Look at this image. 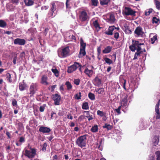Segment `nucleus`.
<instances>
[{
  "label": "nucleus",
  "mask_w": 160,
  "mask_h": 160,
  "mask_svg": "<svg viewBox=\"0 0 160 160\" xmlns=\"http://www.w3.org/2000/svg\"><path fill=\"white\" fill-rule=\"evenodd\" d=\"M128 96L126 94L124 95V96L123 98L121 101V106L122 107H125L127 105L128 100H127Z\"/></svg>",
  "instance_id": "obj_17"
},
{
  "label": "nucleus",
  "mask_w": 160,
  "mask_h": 160,
  "mask_svg": "<svg viewBox=\"0 0 160 160\" xmlns=\"http://www.w3.org/2000/svg\"><path fill=\"white\" fill-rule=\"evenodd\" d=\"M56 6L54 3L52 2L51 4V10L52 12V15L53 13L56 10Z\"/></svg>",
  "instance_id": "obj_25"
},
{
  "label": "nucleus",
  "mask_w": 160,
  "mask_h": 160,
  "mask_svg": "<svg viewBox=\"0 0 160 160\" xmlns=\"http://www.w3.org/2000/svg\"><path fill=\"white\" fill-rule=\"evenodd\" d=\"M80 80L79 79H75L74 81V83L76 85H78L79 84Z\"/></svg>",
  "instance_id": "obj_47"
},
{
  "label": "nucleus",
  "mask_w": 160,
  "mask_h": 160,
  "mask_svg": "<svg viewBox=\"0 0 160 160\" xmlns=\"http://www.w3.org/2000/svg\"><path fill=\"white\" fill-rule=\"evenodd\" d=\"M144 44L139 43V42L136 41H132V45L130 46L129 48L132 52L135 51L137 50V52L135 53L133 60H135L138 59V57L140 56L141 53L142 52L141 51V46L142 45H143Z\"/></svg>",
  "instance_id": "obj_1"
},
{
  "label": "nucleus",
  "mask_w": 160,
  "mask_h": 160,
  "mask_svg": "<svg viewBox=\"0 0 160 160\" xmlns=\"http://www.w3.org/2000/svg\"><path fill=\"white\" fill-rule=\"evenodd\" d=\"M69 38L71 41L75 40V37L74 35H70L69 36Z\"/></svg>",
  "instance_id": "obj_50"
},
{
  "label": "nucleus",
  "mask_w": 160,
  "mask_h": 160,
  "mask_svg": "<svg viewBox=\"0 0 160 160\" xmlns=\"http://www.w3.org/2000/svg\"><path fill=\"white\" fill-rule=\"evenodd\" d=\"M97 51L98 54H100L101 52V49L100 47H98L97 48Z\"/></svg>",
  "instance_id": "obj_60"
},
{
  "label": "nucleus",
  "mask_w": 160,
  "mask_h": 160,
  "mask_svg": "<svg viewBox=\"0 0 160 160\" xmlns=\"http://www.w3.org/2000/svg\"><path fill=\"white\" fill-rule=\"evenodd\" d=\"M152 21L153 23H157L158 21V19L155 17H154L152 19Z\"/></svg>",
  "instance_id": "obj_49"
},
{
  "label": "nucleus",
  "mask_w": 160,
  "mask_h": 160,
  "mask_svg": "<svg viewBox=\"0 0 160 160\" xmlns=\"http://www.w3.org/2000/svg\"><path fill=\"white\" fill-rule=\"evenodd\" d=\"M14 43L15 44L24 45L26 43V41L24 39L17 38L14 40Z\"/></svg>",
  "instance_id": "obj_11"
},
{
  "label": "nucleus",
  "mask_w": 160,
  "mask_h": 160,
  "mask_svg": "<svg viewBox=\"0 0 160 160\" xmlns=\"http://www.w3.org/2000/svg\"><path fill=\"white\" fill-rule=\"evenodd\" d=\"M157 40V36L156 35L154 36L152 38H151V43L153 44L156 40Z\"/></svg>",
  "instance_id": "obj_42"
},
{
  "label": "nucleus",
  "mask_w": 160,
  "mask_h": 160,
  "mask_svg": "<svg viewBox=\"0 0 160 160\" xmlns=\"http://www.w3.org/2000/svg\"><path fill=\"white\" fill-rule=\"evenodd\" d=\"M45 106L44 105L41 106L40 107L39 110L41 112H43L45 109Z\"/></svg>",
  "instance_id": "obj_48"
},
{
  "label": "nucleus",
  "mask_w": 160,
  "mask_h": 160,
  "mask_svg": "<svg viewBox=\"0 0 160 160\" xmlns=\"http://www.w3.org/2000/svg\"><path fill=\"white\" fill-rule=\"evenodd\" d=\"M112 49V47L108 46L105 48L102 51V52L105 54L109 53L111 52Z\"/></svg>",
  "instance_id": "obj_21"
},
{
  "label": "nucleus",
  "mask_w": 160,
  "mask_h": 160,
  "mask_svg": "<svg viewBox=\"0 0 160 160\" xmlns=\"http://www.w3.org/2000/svg\"><path fill=\"white\" fill-rule=\"evenodd\" d=\"M82 108L83 109L87 110L89 109L88 103V102L84 103L82 106Z\"/></svg>",
  "instance_id": "obj_35"
},
{
  "label": "nucleus",
  "mask_w": 160,
  "mask_h": 160,
  "mask_svg": "<svg viewBox=\"0 0 160 160\" xmlns=\"http://www.w3.org/2000/svg\"><path fill=\"white\" fill-rule=\"evenodd\" d=\"M48 78L46 76H43L42 78L41 83L44 85H48V83L47 82Z\"/></svg>",
  "instance_id": "obj_23"
},
{
  "label": "nucleus",
  "mask_w": 160,
  "mask_h": 160,
  "mask_svg": "<svg viewBox=\"0 0 160 160\" xmlns=\"http://www.w3.org/2000/svg\"><path fill=\"white\" fill-rule=\"evenodd\" d=\"M84 114H86V117L88 118V117L90 116L89 112L88 111H84Z\"/></svg>",
  "instance_id": "obj_54"
},
{
  "label": "nucleus",
  "mask_w": 160,
  "mask_h": 160,
  "mask_svg": "<svg viewBox=\"0 0 160 160\" xmlns=\"http://www.w3.org/2000/svg\"><path fill=\"white\" fill-rule=\"evenodd\" d=\"M104 143V139L102 138L99 142V145L98 146V148L100 150H102V146Z\"/></svg>",
  "instance_id": "obj_27"
},
{
  "label": "nucleus",
  "mask_w": 160,
  "mask_h": 160,
  "mask_svg": "<svg viewBox=\"0 0 160 160\" xmlns=\"http://www.w3.org/2000/svg\"><path fill=\"white\" fill-rule=\"evenodd\" d=\"M88 97L89 98L92 100H94L95 99V97L94 94L92 93L91 92H89L88 93Z\"/></svg>",
  "instance_id": "obj_36"
},
{
  "label": "nucleus",
  "mask_w": 160,
  "mask_h": 160,
  "mask_svg": "<svg viewBox=\"0 0 160 160\" xmlns=\"http://www.w3.org/2000/svg\"><path fill=\"white\" fill-rule=\"evenodd\" d=\"M110 0H100V3L102 5H105L108 4Z\"/></svg>",
  "instance_id": "obj_30"
},
{
  "label": "nucleus",
  "mask_w": 160,
  "mask_h": 160,
  "mask_svg": "<svg viewBox=\"0 0 160 160\" xmlns=\"http://www.w3.org/2000/svg\"><path fill=\"white\" fill-rule=\"evenodd\" d=\"M91 130L93 132H96L98 130V127L97 125H95L92 127L91 129Z\"/></svg>",
  "instance_id": "obj_37"
},
{
  "label": "nucleus",
  "mask_w": 160,
  "mask_h": 160,
  "mask_svg": "<svg viewBox=\"0 0 160 160\" xmlns=\"http://www.w3.org/2000/svg\"><path fill=\"white\" fill-rule=\"evenodd\" d=\"M65 85H66L67 89L68 90H70L72 88V86L71 83L68 81L66 82L65 83Z\"/></svg>",
  "instance_id": "obj_32"
},
{
  "label": "nucleus",
  "mask_w": 160,
  "mask_h": 160,
  "mask_svg": "<svg viewBox=\"0 0 160 160\" xmlns=\"http://www.w3.org/2000/svg\"><path fill=\"white\" fill-rule=\"evenodd\" d=\"M107 22L110 23H114L115 20V16L113 14L110 13L107 15Z\"/></svg>",
  "instance_id": "obj_12"
},
{
  "label": "nucleus",
  "mask_w": 160,
  "mask_h": 160,
  "mask_svg": "<svg viewBox=\"0 0 160 160\" xmlns=\"http://www.w3.org/2000/svg\"><path fill=\"white\" fill-rule=\"evenodd\" d=\"M124 82H123V88L125 89V90H126V88H125V84H126V80H124Z\"/></svg>",
  "instance_id": "obj_61"
},
{
  "label": "nucleus",
  "mask_w": 160,
  "mask_h": 160,
  "mask_svg": "<svg viewBox=\"0 0 160 160\" xmlns=\"http://www.w3.org/2000/svg\"><path fill=\"white\" fill-rule=\"evenodd\" d=\"M91 1L92 5L94 6H96L97 5L98 1L97 0H92Z\"/></svg>",
  "instance_id": "obj_45"
},
{
  "label": "nucleus",
  "mask_w": 160,
  "mask_h": 160,
  "mask_svg": "<svg viewBox=\"0 0 160 160\" xmlns=\"http://www.w3.org/2000/svg\"><path fill=\"white\" fill-rule=\"evenodd\" d=\"M61 97L60 95L58 94H55L53 97V99L55 102V104L58 105L59 104Z\"/></svg>",
  "instance_id": "obj_15"
},
{
  "label": "nucleus",
  "mask_w": 160,
  "mask_h": 160,
  "mask_svg": "<svg viewBox=\"0 0 160 160\" xmlns=\"http://www.w3.org/2000/svg\"><path fill=\"white\" fill-rule=\"evenodd\" d=\"M153 10L152 8H149L147 9L145 12V15L148 16L149 15L150 13L152 12Z\"/></svg>",
  "instance_id": "obj_31"
},
{
  "label": "nucleus",
  "mask_w": 160,
  "mask_h": 160,
  "mask_svg": "<svg viewBox=\"0 0 160 160\" xmlns=\"http://www.w3.org/2000/svg\"><path fill=\"white\" fill-rule=\"evenodd\" d=\"M36 152L34 149H31L30 150H25V155L29 158H32L36 155Z\"/></svg>",
  "instance_id": "obj_8"
},
{
  "label": "nucleus",
  "mask_w": 160,
  "mask_h": 160,
  "mask_svg": "<svg viewBox=\"0 0 160 160\" xmlns=\"http://www.w3.org/2000/svg\"><path fill=\"white\" fill-rule=\"evenodd\" d=\"M26 87V85L23 82H20L19 83V88L21 91L24 90Z\"/></svg>",
  "instance_id": "obj_22"
},
{
  "label": "nucleus",
  "mask_w": 160,
  "mask_h": 160,
  "mask_svg": "<svg viewBox=\"0 0 160 160\" xmlns=\"http://www.w3.org/2000/svg\"><path fill=\"white\" fill-rule=\"evenodd\" d=\"M136 12L128 7H125L123 10L122 13L127 16H135Z\"/></svg>",
  "instance_id": "obj_5"
},
{
  "label": "nucleus",
  "mask_w": 160,
  "mask_h": 160,
  "mask_svg": "<svg viewBox=\"0 0 160 160\" xmlns=\"http://www.w3.org/2000/svg\"><path fill=\"white\" fill-rule=\"evenodd\" d=\"M159 141V137L158 136H155L152 139V143L153 145L156 146L158 143Z\"/></svg>",
  "instance_id": "obj_19"
},
{
  "label": "nucleus",
  "mask_w": 160,
  "mask_h": 160,
  "mask_svg": "<svg viewBox=\"0 0 160 160\" xmlns=\"http://www.w3.org/2000/svg\"><path fill=\"white\" fill-rule=\"evenodd\" d=\"M114 29V26L109 27L107 30L106 31L105 33L108 35H112V32Z\"/></svg>",
  "instance_id": "obj_18"
},
{
  "label": "nucleus",
  "mask_w": 160,
  "mask_h": 160,
  "mask_svg": "<svg viewBox=\"0 0 160 160\" xmlns=\"http://www.w3.org/2000/svg\"><path fill=\"white\" fill-rule=\"evenodd\" d=\"M80 43L81 46L78 56L79 58H81L86 55L85 48L86 44L84 42L82 38L81 39Z\"/></svg>",
  "instance_id": "obj_4"
},
{
  "label": "nucleus",
  "mask_w": 160,
  "mask_h": 160,
  "mask_svg": "<svg viewBox=\"0 0 160 160\" xmlns=\"http://www.w3.org/2000/svg\"><path fill=\"white\" fill-rule=\"evenodd\" d=\"M119 37V34L118 32H116L114 34V37L116 39L118 38Z\"/></svg>",
  "instance_id": "obj_53"
},
{
  "label": "nucleus",
  "mask_w": 160,
  "mask_h": 160,
  "mask_svg": "<svg viewBox=\"0 0 160 160\" xmlns=\"http://www.w3.org/2000/svg\"><path fill=\"white\" fill-rule=\"evenodd\" d=\"M104 60L106 63L109 64H110L113 63V61L108 58H104Z\"/></svg>",
  "instance_id": "obj_33"
},
{
  "label": "nucleus",
  "mask_w": 160,
  "mask_h": 160,
  "mask_svg": "<svg viewBox=\"0 0 160 160\" xmlns=\"http://www.w3.org/2000/svg\"><path fill=\"white\" fill-rule=\"evenodd\" d=\"M56 113L52 112L51 113V119H53V117H55L56 116Z\"/></svg>",
  "instance_id": "obj_51"
},
{
  "label": "nucleus",
  "mask_w": 160,
  "mask_h": 160,
  "mask_svg": "<svg viewBox=\"0 0 160 160\" xmlns=\"http://www.w3.org/2000/svg\"><path fill=\"white\" fill-rule=\"evenodd\" d=\"M134 33L137 36L139 37H143L144 34L142 28L140 26L136 28L134 31Z\"/></svg>",
  "instance_id": "obj_10"
},
{
  "label": "nucleus",
  "mask_w": 160,
  "mask_h": 160,
  "mask_svg": "<svg viewBox=\"0 0 160 160\" xmlns=\"http://www.w3.org/2000/svg\"><path fill=\"white\" fill-rule=\"evenodd\" d=\"M70 48L69 47L67 46L58 50V56L61 58H65L70 55L72 52Z\"/></svg>",
  "instance_id": "obj_2"
},
{
  "label": "nucleus",
  "mask_w": 160,
  "mask_h": 160,
  "mask_svg": "<svg viewBox=\"0 0 160 160\" xmlns=\"http://www.w3.org/2000/svg\"><path fill=\"white\" fill-rule=\"evenodd\" d=\"M24 2L26 6H29L33 5L34 3V0H24Z\"/></svg>",
  "instance_id": "obj_24"
},
{
  "label": "nucleus",
  "mask_w": 160,
  "mask_h": 160,
  "mask_svg": "<svg viewBox=\"0 0 160 160\" xmlns=\"http://www.w3.org/2000/svg\"><path fill=\"white\" fill-rule=\"evenodd\" d=\"M47 144L46 143H44V144H43V147L42 148V151H44L45 150H46V147H47Z\"/></svg>",
  "instance_id": "obj_52"
},
{
  "label": "nucleus",
  "mask_w": 160,
  "mask_h": 160,
  "mask_svg": "<svg viewBox=\"0 0 160 160\" xmlns=\"http://www.w3.org/2000/svg\"><path fill=\"white\" fill-rule=\"evenodd\" d=\"M97 114L101 117H102L104 115V112L100 110H98L97 111Z\"/></svg>",
  "instance_id": "obj_46"
},
{
  "label": "nucleus",
  "mask_w": 160,
  "mask_h": 160,
  "mask_svg": "<svg viewBox=\"0 0 160 160\" xmlns=\"http://www.w3.org/2000/svg\"><path fill=\"white\" fill-rule=\"evenodd\" d=\"M101 80L98 76L96 77L93 80L92 82L93 84L96 86L99 87L101 84Z\"/></svg>",
  "instance_id": "obj_14"
},
{
  "label": "nucleus",
  "mask_w": 160,
  "mask_h": 160,
  "mask_svg": "<svg viewBox=\"0 0 160 160\" xmlns=\"http://www.w3.org/2000/svg\"><path fill=\"white\" fill-rule=\"evenodd\" d=\"M79 67H80V71L81 72H82L81 71V65L79 63L75 62L73 65L68 67L67 72L69 73H72L73 72L75 71L76 69Z\"/></svg>",
  "instance_id": "obj_6"
},
{
  "label": "nucleus",
  "mask_w": 160,
  "mask_h": 160,
  "mask_svg": "<svg viewBox=\"0 0 160 160\" xmlns=\"http://www.w3.org/2000/svg\"><path fill=\"white\" fill-rule=\"evenodd\" d=\"M89 19V16L85 11H82L80 16V19L82 21H88Z\"/></svg>",
  "instance_id": "obj_9"
},
{
  "label": "nucleus",
  "mask_w": 160,
  "mask_h": 160,
  "mask_svg": "<svg viewBox=\"0 0 160 160\" xmlns=\"http://www.w3.org/2000/svg\"><path fill=\"white\" fill-rule=\"evenodd\" d=\"M39 131L43 133H48L51 131V129L49 128L41 126L39 129Z\"/></svg>",
  "instance_id": "obj_16"
},
{
  "label": "nucleus",
  "mask_w": 160,
  "mask_h": 160,
  "mask_svg": "<svg viewBox=\"0 0 160 160\" xmlns=\"http://www.w3.org/2000/svg\"><path fill=\"white\" fill-rule=\"evenodd\" d=\"M19 141L20 142H24V138H23L22 137H21L20 138V140H19Z\"/></svg>",
  "instance_id": "obj_62"
},
{
  "label": "nucleus",
  "mask_w": 160,
  "mask_h": 160,
  "mask_svg": "<svg viewBox=\"0 0 160 160\" xmlns=\"http://www.w3.org/2000/svg\"><path fill=\"white\" fill-rule=\"evenodd\" d=\"M81 93L79 92L78 93H77L75 95V99L78 100L81 99Z\"/></svg>",
  "instance_id": "obj_41"
},
{
  "label": "nucleus",
  "mask_w": 160,
  "mask_h": 160,
  "mask_svg": "<svg viewBox=\"0 0 160 160\" xmlns=\"http://www.w3.org/2000/svg\"><path fill=\"white\" fill-rule=\"evenodd\" d=\"M12 2L17 4L18 3V0H11Z\"/></svg>",
  "instance_id": "obj_63"
},
{
  "label": "nucleus",
  "mask_w": 160,
  "mask_h": 160,
  "mask_svg": "<svg viewBox=\"0 0 160 160\" xmlns=\"http://www.w3.org/2000/svg\"><path fill=\"white\" fill-rule=\"evenodd\" d=\"M17 59V57H15L13 59V62L14 64H15L16 63V61Z\"/></svg>",
  "instance_id": "obj_57"
},
{
  "label": "nucleus",
  "mask_w": 160,
  "mask_h": 160,
  "mask_svg": "<svg viewBox=\"0 0 160 160\" xmlns=\"http://www.w3.org/2000/svg\"><path fill=\"white\" fill-rule=\"evenodd\" d=\"M25 56V52H21L20 55V58H22L23 57Z\"/></svg>",
  "instance_id": "obj_56"
},
{
  "label": "nucleus",
  "mask_w": 160,
  "mask_h": 160,
  "mask_svg": "<svg viewBox=\"0 0 160 160\" xmlns=\"http://www.w3.org/2000/svg\"><path fill=\"white\" fill-rule=\"evenodd\" d=\"M154 2L158 10L160 9V1L155 0Z\"/></svg>",
  "instance_id": "obj_29"
},
{
  "label": "nucleus",
  "mask_w": 160,
  "mask_h": 160,
  "mask_svg": "<svg viewBox=\"0 0 160 160\" xmlns=\"http://www.w3.org/2000/svg\"><path fill=\"white\" fill-rule=\"evenodd\" d=\"M67 118L68 119L72 120V116L70 114H68L67 115Z\"/></svg>",
  "instance_id": "obj_55"
},
{
  "label": "nucleus",
  "mask_w": 160,
  "mask_h": 160,
  "mask_svg": "<svg viewBox=\"0 0 160 160\" xmlns=\"http://www.w3.org/2000/svg\"><path fill=\"white\" fill-rule=\"evenodd\" d=\"M38 89V85L36 83H32L30 86L29 94L30 96H32Z\"/></svg>",
  "instance_id": "obj_7"
},
{
  "label": "nucleus",
  "mask_w": 160,
  "mask_h": 160,
  "mask_svg": "<svg viewBox=\"0 0 160 160\" xmlns=\"http://www.w3.org/2000/svg\"><path fill=\"white\" fill-rule=\"evenodd\" d=\"M6 77L7 79V80L9 82H12V80L11 79V74L8 73L6 75Z\"/></svg>",
  "instance_id": "obj_38"
},
{
  "label": "nucleus",
  "mask_w": 160,
  "mask_h": 160,
  "mask_svg": "<svg viewBox=\"0 0 160 160\" xmlns=\"http://www.w3.org/2000/svg\"><path fill=\"white\" fill-rule=\"evenodd\" d=\"M120 110V109H119L118 108L115 109V111H116V112L119 114H120L121 113Z\"/></svg>",
  "instance_id": "obj_64"
},
{
  "label": "nucleus",
  "mask_w": 160,
  "mask_h": 160,
  "mask_svg": "<svg viewBox=\"0 0 160 160\" xmlns=\"http://www.w3.org/2000/svg\"><path fill=\"white\" fill-rule=\"evenodd\" d=\"M84 72L89 77H91L93 73V70H89L88 68H86Z\"/></svg>",
  "instance_id": "obj_20"
},
{
  "label": "nucleus",
  "mask_w": 160,
  "mask_h": 160,
  "mask_svg": "<svg viewBox=\"0 0 160 160\" xmlns=\"http://www.w3.org/2000/svg\"><path fill=\"white\" fill-rule=\"evenodd\" d=\"M157 157V160H160V151H157L155 152Z\"/></svg>",
  "instance_id": "obj_43"
},
{
  "label": "nucleus",
  "mask_w": 160,
  "mask_h": 160,
  "mask_svg": "<svg viewBox=\"0 0 160 160\" xmlns=\"http://www.w3.org/2000/svg\"><path fill=\"white\" fill-rule=\"evenodd\" d=\"M7 26L6 22L2 20H0V27L1 28H5Z\"/></svg>",
  "instance_id": "obj_28"
},
{
  "label": "nucleus",
  "mask_w": 160,
  "mask_h": 160,
  "mask_svg": "<svg viewBox=\"0 0 160 160\" xmlns=\"http://www.w3.org/2000/svg\"><path fill=\"white\" fill-rule=\"evenodd\" d=\"M95 91L98 94H102L103 92L104 89L103 88H97L95 89Z\"/></svg>",
  "instance_id": "obj_34"
},
{
  "label": "nucleus",
  "mask_w": 160,
  "mask_h": 160,
  "mask_svg": "<svg viewBox=\"0 0 160 160\" xmlns=\"http://www.w3.org/2000/svg\"><path fill=\"white\" fill-rule=\"evenodd\" d=\"M94 18H93L92 20V21H93V25L96 28H100L99 27V25L98 22V20H94Z\"/></svg>",
  "instance_id": "obj_26"
},
{
  "label": "nucleus",
  "mask_w": 160,
  "mask_h": 160,
  "mask_svg": "<svg viewBox=\"0 0 160 160\" xmlns=\"http://www.w3.org/2000/svg\"><path fill=\"white\" fill-rule=\"evenodd\" d=\"M56 85H54L52 86L51 87V91H54V89L56 87Z\"/></svg>",
  "instance_id": "obj_58"
},
{
  "label": "nucleus",
  "mask_w": 160,
  "mask_h": 160,
  "mask_svg": "<svg viewBox=\"0 0 160 160\" xmlns=\"http://www.w3.org/2000/svg\"><path fill=\"white\" fill-rule=\"evenodd\" d=\"M160 104V100H159L158 103L156 105L155 110L156 113H157V115L156 116V119H158L160 118V108L158 109L159 106Z\"/></svg>",
  "instance_id": "obj_13"
},
{
  "label": "nucleus",
  "mask_w": 160,
  "mask_h": 160,
  "mask_svg": "<svg viewBox=\"0 0 160 160\" xmlns=\"http://www.w3.org/2000/svg\"><path fill=\"white\" fill-rule=\"evenodd\" d=\"M12 103L13 106L16 107H17V101L15 99H13L12 100Z\"/></svg>",
  "instance_id": "obj_39"
},
{
  "label": "nucleus",
  "mask_w": 160,
  "mask_h": 160,
  "mask_svg": "<svg viewBox=\"0 0 160 160\" xmlns=\"http://www.w3.org/2000/svg\"><path fill=\"white\" fill-rule=\"evenodd\" d=\"M104 128H106L108 130L111 129L112 128V126L109 124H106L105 125L103 126Z\"/></svg>",
  "instance_id": "obj_44"
},
{
  "label": "nucleus",
  "mask_w": 160,
  "mask_h": 160,
  "mask_svg": "<svg viewBox=\"0 0 160 160\" xmlns=\"http://www.w3.org/2000/svg\"><path fill=\"white\" fill-rule=\"evenodd\" d=\"M52 71L54 73L55 75L57 77L58 76V70L55 68H52Z\"/></svg>",
  "instance_id": "obj_40"
},
{
  "label": "nucleus",
  "mask_w": 160,
  "mask_h": 160,
  "mask_svg": "<svg viewBox=\"0 0 160 160\" xmlns=\"http://www.w3.org/2000/svg\"><path fill=\"white\" fill-rule=\"evenodd\" d=\"M76 144L79 147L82 148L86 145V137L85 135L81 136L78 138L76 141Z\"/></svg>",
  "instance_id": "obj_3"
},
{
  "label": "nucleus",
  "mask_w": 160,
  "mask_h": 160,
  "mask_svg": "<svg viewBox=\"0 0 160 160\" xmlns=\"http://www.w3.org/2000/svg\"><path fill=\"white\" fill-rule=\"evenodd\" d=\"M70 1V0H66V8H69V5L68 4V2H69Z\"/></svg>",
  "instance_id": "obj_59"
}]
</instances>
